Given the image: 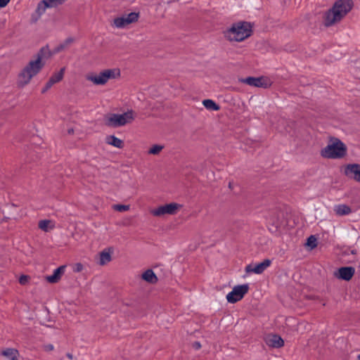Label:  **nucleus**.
<instances>
[{
    "instance_id": "1",
    "label": "nucleus",
    "mask_w": 360,
    "mask_h": 360,
    "mask_svg": "<svg viewBox=\"0 0 360 360\" xmlns=\"http://www.w3.org/2000/svg\"><path fill=\"white\" fill-rule=\"evenodd\" d=\"M36 56V59L30 60L18 74L17 84L19 87L22 88L28 84L32 78L36 76L44 68L45 63L42 60L51 56L49 46L41 47Z\"/></svg>"
},
{
    "instance_id": "2",
    "label": "nucleus",
    "mask_w": 360,
    "mask_h": 360,
    "mask_svg": "<svg viewBox=\"0 0 360 360\" xmlns=\"http://www.w3.org/2000/svg\"><path fill=\"white\" fill-rule=\"evenodd\" d=\"M352 0H338L333 7L326 12L323 24L326 27H330L340 21L352 8Z\"/></svg>"
},
{
    "instance_id": "3",
    "label": "nucleus",
    "mask_w": 360,
    "mask_h": 360,
    "mask_svg": "<svg viewBox=\"0 0 360 360\" xmlns=\"http://www.w3.org/2000/svg\"><path fill=\"white\" fill-rule=\"evenodd\" d=\"M252 26L248 22H238L224 32V37L231 41H242L251 36Z\"/></svg>"
},
{
    "instance_id": "4",
    "label": "nucleus",
    "mask_w": 360,
    "mask_h": 360,
    "mask_svg": "<svg viewBox=\"0 0 360 360\" xmlns=\"http://www.w3.org/2000/svg\"><path fill=\"white\" fill-rule=\"evenodd\" d=\"M134 120V111L130 110L122 114H108L104 117V122L107 127L117 128L131 123Z\"/></svg>"
},
{
    "instance_id": "5",
    "label": "nucleus",
    "mask_w": 360,
    "mask_h": 360,
    "mask_svg": "<svg viewBox=\"0 0 360 360\" xmlns=\"http://www.w3.org/2000/svg\"><path fill=\"white\" fill-rule=\"evenodd\" d=\"M347 154V147L340 140L336 139L335 141L328 144L321 151L322 157L331 159H339L344 158Z\"/></svg>"
},
{
    "instance_id": "6",
    "label": "nucleus",
    "mask_w": 360,
    "mask_h": 360,
    "mask_svg": "<svg viewBox=\"0 0 360 360\" xmlns=\"http://www.w3.org/2000/svg\"><path fill=\"white\" fill-rule=\"evenodd\" d=\"M249 288L248 283L234 286L232 290L226 295L228 302L234 304L241 300L245 295L248 292Z\"/></svg>"
},
{
    "instance_id": "7",
    "label": "nucleus",
    "mask_w": 360,
    "mask_h": 360,
    "mask_svg": "<svg viewBox=\"0 0 360 360\" xmlns=\"http://www.w3.org/2000/svg\"><path fill=\"white\" fill-rule=\"evenodd\" d=\"M182 207L181 205L172 202L169 204H165L164 205H161L156 209H154L151 211V213L153 216L160 217L165 214H170L174 215L176 214L177 211Z\"/></svg>"
},
{
    "instance_id": "8",
    "label": "nucleus",
    "mask_w": 360,
    "mask_h": 360,
    "mask_svg": "<svg viewBox=\"0 0 360 360\" xmlns=\"http://www.w3.org/2000/svg\"><path fill=\"white\" fill-rule=\"evenodd\" d=\"M240 81L243 83L247 84L250 86L255 87H262L266 89L271 86L269 80L267 79L264 78L263 77H248L245 79H241Z\"/></svg>"
},
{
    "instance_id": "9",
    "label": "nucleus",
    "mask_w": 360,
    "mask_h": 360,
    "mask_svg": "<svg viewBox=\"0 0 360 360\" xmlns=\"http://www.w3.org/2000/svg\"><path fill=\"white\" fill-rule=\"evenodd\" d=\"M344 174L350 179L360 183V165L357 163L348 164L345 167Z\"/></svg>"
},
{
    "instance_id": "10",
    "label": "nucleus",
    "mask_w": 360,
    "mask_h": 360,
    "mask_svg": "<svg viewBox=\"0 0 360 360\" xmlns=\"http://www.w3.org/2000/svg\"><path fill=\"white\" fill-rule=\"evenodd\" d=\"M271 264V260L265 259L263 262L258 264H250L245 266L247 273H255L260 274L263 273Z\"/></svg>"
},
{
    "instance_id": "11",
    "label": "nucleus",
    "mask_w": 360,
    "mask_h": 360,
    "mask_svg": "<svg viewBox=\"0 0 360 360\" xmlns=\"http://www.w3.org/2000/svg\"><path fill=\"white\" fill-rule=\"evenodd\" d=\"M355 273V269L353 266H342L335 271L334 276L338 279L349 281L352 279Z\"/></svg>"
},
{
    "instance_id": "12",
    "label": "nucleus",
    "mask_w": 360,
    "mask_h": 360,
    "mask_svg": "<svg viewBox=\"0 0 360 360\" xmlns=\"http://www.w3.org/2000/svg\"><path fill=\"white\" fill-rule=\"evenodd\" d=\"M266 343L268 346L274 348H280L283 346L284 341L281 336L276 334H271L266 338Z\"/></svg>"
},
{
    "instance_id": "13",
    "label": "nucleus",
    "mask_w": 360,
    "mask_h": 360,
    "mask_svg": "<svg viewBox=\"0 0 360 360\" xmlns=\"http://www.w3.org/2000/svg\"><path fill=\"white\" fill-rule=\"evenodd\" d=\"M65 266H60L56 269L52 275L46 276V281L50 283H58L65 271Z\"/></svg>"
},
{
    "instance_id": "14",
    "label": "nucleus",
    "mask_w": 360,
    "mask_h": 360,
    "mask_svg": "<svg viewBox=\"0 0 360 360\" xmlns=\"http://www.w3.org/2000/svg\"><path fill=\"white\" fill-rule=\"evenodd\" d=\"M87 80L91 81L96 85H104L106 84L104 72L102 71L98 75H88Z\"/></svg>"
},
{
    "instance_id": "15",
    "label": "nucleus",
    "mask_w": 360,
    "mask_h": 360,
    "mask_svg": "<svg viewBox=\"0 0 360 360\" xmlns=\"http://www.w3.org/2000/svg\"><path fill=\"white\" fill-rule=\"evenodd\" d=\"M334 212L338 216H345L352 213V209L347 205L340 204L334 207Z\"/></svg>"
},
{
    "instance_id": "16",
    "label": "nucleus",
    "mask_w": 360,
    "mask_h": 360,
    "mask_svg": "<svg viewBox=\"0 0 360 360\" xmlns=\"http://www.w3.org/2000/svg\"><path fill=\"white\" fill-rule=\"evenodd\" d=\"M1 355L9 360H18L19 352L13 348H6L1 352Z\"/></svg>"
},
{
    "instance_id": "17",
    "label": "nucleus",
    "mask_w": 360,
    "mask_h": 360,
    "mask_svg": "<svg viewBox=\"0 0 360 360\" xmlns=\"http://www.w3.org/2000/svg\"><path fill=\"white\" fill-rule=\"evenodd\" d=\"M105 142L117 148H122L124 146V141L114 135L107 136L105 138Z\"/></svg>"
},
{
    "instance_id": "18",
    "label": "nucleus",
    "mask_w": 360,
    "mask_h": 360,
    "mask_svg": "<svg viewBox=\"0 0 360 360\" xmlns=\"http://www.w3.org/2000/svg\"><path fill=\"white\" fill-rule=\"evenodd\" d=\"M106 82L109 79H116L120 77V70L117 68L106 69L103 70Z\"/></svg>"
},
{
    "instance_id": "19",
    "label": "nucleus",
    "mask_w": 360,
    "mask_h": 360,
    "mask_svg": "<svg viewBox=\"0 0 360 360\" xmlns=\"http://www.w3.org/2000/svg\"><path fill=\"white\" fill-rule=\"evenodd\" d=\"M142 278L148 283L154 284L158 281V277L152 269L146 270L142 274Z\"/></svg>"
},
{
    "instance_id": "20",
    "label": "nucleus",
    "mask_w": 360,
    "mask_h": 360,
    "mask_svg": "<svg viewBox=\"0 0 360 360\" xmlns=\"http://www.w3.org/2000/svg\"><path fill=\"white\" fill-rule=\"evenodd\" d=\"M202 104L205 108L210 110L217 111L220 109V107L214 101L211 99H205L202 101Z\"/></svg>"
},
{
    "instance_id": "21",
    "label": "nucleus",
    "mask_w": 360,
    "mask_h": 360,
    "mask_svg": "<svg viewBox=\"0 0 360 360\" xmlns=\"http://www.w3.org/2000/svg\"><path fill=\"white\" fill-rule=\"evenodd\" d=\"M65 72V68H62L58 72L54 73L50 78L49 80L52 84H56L61 81L63 78Z\"/></svg>"
},
{
    "instance_id": "22",
    "label": "nucleus",
    "mask_w": 360,
    "mask_h": 360,
    "mask_svg": "<svg viewBox=\"0 0 360 360\" xmlns=\"http://www.w3.org/2000/svg\"><path fill=\"white\" fill-rule=\"evenodd\" d=\"M129 25L124 15L114 19V25L117 28H123Z\"/></svg>"
},
{
    "instance_id": "23",
    "label": "nucleus",
    "mask_w": 360,
    "mask_h": 360,
    "mask_svg": "<svg viewBox=\"0 0 360 360\" xmlns=\"http://www.w3.org/2000/svg\"><path fill=\"white\" fill-rule=\"evenodd\" d=\"M111 260V255L109 252H106L105 250L102 251L100 253V264L104 265L106 263L109 262Z\"/></svg>"
},
{
    "instance_id": "24",
    "label": "nucleus",
    "mask_w": 360,
    "mask_h": 360,
    "mask_svg": "<svg viewBox=\"0 0 360 360\" xmlns=\"http://www.w3.org/2000/svg\"><path fill=\"white\" fill-rule=\"evenodd\" d=\"M65 0H44L45 6L56 7L62 4Z\"/></svg>"
},
{
    "instance_id": "25",
    "label": "nucleus",
    "mask_w": 360,
    "mask_h": 360,
    "mask_svg": "<svg viewBox=\"0 0 360 360\" xmlns=\"http://www.w3.org/2000/svg\"><path fill=\"white\" fill-rule=\"evenodd\" d=\"M128 23L131 24L132 22H135L138 20L139 13L135 12H131L126 15H124Z\"/></svg>"
},
{
    "instance_id": "26",
    "label": "nucleus",
    "mask_w": 360,
    "mask_h": 360,
    "mask_svg": "<svg viewBox=\"0 0 360 360\" xmlns=\"http://www.w3.org/2000/svg\"><path fill=\"white\" fill-rule=\"evenodd\" d=\"M164 146L162 145H153L148 150L149 154L158 155L163 149Z\"/></svg>"
},
{
    "instance_id": "27",
    "label": "nucleus",
    "mask_w": 360,
    "mask_h": 360,
    "mask_svg": "<svg viewBox=\"0 0 360 360\" xmlns=\"http://www.w3.org/2000/svg\"><path fill=\"white\" fill-rule=\"evenodd\" d=\"M306 245L310 247L311 249L317 246L316 238L314 236H310L307 240Z\"/></svg>"
},
{
    "instance_id": "28",
    "label": "nucleus",
    "mask_w": 360,
    "mask_h": 360,
    "mask_svg": "<svg viewBox=\"0 0 360 360\" xmlns=\"http://www.w3.org/2000/svg\"><path fill=\"white\" fill-rule=\"evenodd\" d=\"M46 8H51V6H45V4L44 3V0L39 3L37 8V12L41 15L45 12Z\"/></svg>"
},
{
    "instance_id": "29",
    "label": "nucleus",
    "mask_w": 360,
    "mask_h": 360,
    "mask_svg": "<svg viewBox=\"0 0 360 360\" xmlns=\"http://www.w3.org/2000/svg\"><path fill=\"white\" fill-rule=\"evenodd\" d=\"M113 209L118 212H125V211L129 210V205H120V204L114 205Z\"/></svg>"
},
{
    "instance_id": "30",
    "label": "nucleus",
    "mask_w": 360,
    "mask_h": 360,
    "mask_svg": "<svg viewBox=\"0 0 360 360\" xmlns=\"http://www.w3.org/2000/svg\"><path fill=\"white\" fill-rule=\"evenodd\" d=\"M49 222H50V221L46 220V219L39 221V224H38L39 228H40L41 229H42L44 231H47V226H48Z\"/></svg>"
},
{
    "instance_id": "31",
    "label": "nucleus",
    "mask_w": 360,
    "mask_h": 360,
    "mask_svg": "<svg viewBox=\"0 0 360 360\" xmlns=\"http://www.w3.org/2000/svg\"><path fill=\"white\" fill-rule=\"evenodd\" d=\"M30 276H26V275H22L20 276L19 278V283L21 284V285H26L28 282H29V280H30Z\"/></svg>"
},
{
    "instance_id": "32",
    "label": "nucleus",
    "mask_w": 360,
    "mask_h": 360,
    "mask_svg": "<svg viewBox=\"0 0 360 360\" xmlns=\"http://www.w3.org/2000/svg\"><path fill=\"white\" fill-rule=\"evenodd\" d=\"M53 84L49 79V81L46 83L44 87L41 90V93L44 94L52 86Z\"/></svg>"
},
{
    "instance_id": "33",
    "label": "nucleus",
    "mask_w": 360,
    "mask_h": 360,
    "mask_svg": "<svg viewBox=\"0 0 360 360\" xmlns=\"http://www.w3.org/2000/svg\"><path fill=\"white\" fill-rule=\"evenodd\" d=\"M82 269H83V265H82V264H80V263H77V264H76V265H75V269H74V271H75V272H80V271H82Z\"/></svg>"
},
{
    "instance_id": "34",
    "label": "nucleus",
    "mask_w": 360,
    "mask_h": 360,
    "mask_svg": "<svg viewBox=\"0 0 360 360\" xmlns=\"http://www.w3.org/2000/svg\"><path fill=\"white\" fill-rule=\"evenodd\" d=\"M193 347L198 350V349H200L201 348V344L200 342L198 341H195L193 343Z\"/></svg>"
},
{
    "instance_id": "35",
    "label": "nucleus",
    "mask_w": 360,
    "mask_h": 360,
    "mask_svg": "<svg viewBox=\"0 0 360 360\" xmlns=\"http://www.w3.org/2000/svg\"><path fill=\"white\" fill-rule=\"evenodd\" d=\"M11 0H0V8H4Z\"/></svg>"
},
{
    "instance_id": "36",
    "label": "nucleus",
    "mask_w": 360,
    "mask_h": 360,
    "mask_svg": "<svg viewBox=\"0 0 360 360\" xmlns=\"http://www.w3.org/2000/svg\"><path fill=\"white\" fill-rule=\"evenodd\" d=\"M66 46L64 44H60L56 49V52L63 50Z\"/></svg>"
},
{
    "instance_id": "37",
    "label": "nucleus",
    "mask_w": 360,
    "mask_h": 360,
    "mask_svg": "<svg viewBox=\"0 0 360 360\" xmlns=\"http://www.w3.org/2000/svg\"><path fill=\"white\" fill-rule=\"evenodd\" d=\"M73 41V39L71 37L67 38L63 43L66 46Z\"/></svg>"
},
{
    "instance_id": "38",
    "label": "nucleus",
    "mask_w": 360,
    "mask_h": 360,
    "mask_svg": "<svg viewBox=\"0 0 360 360\" xmlns=\"http://www.w3.org/2000/svg\"><path fill=\"white\" fill-rule=\"evenodd\" d=\"M46 351H52L53 349V346L51 344L45 346Z\"/></svg>"
},
{
    "instance_id": "39",
    "label": "nucleus",
    "mask_w": 360,
    "mask_h": 360,
    "mask_svg": "<svg viewBox=\"0 0 360 360\" xmlns=\"http://www.w3.org/2000/svg\"><path fill=\"white\" fill-rule=\"evenodd\" d=\"M66 356H67L69 359H70V360H72V359H73V355H72L71 353H69V352H68V353H67V354H66Z\"/></svg>"
},
{
    "instance_id": "40",
    "label": "nucleus",
    "mask_w": 360,
    "mask_h": 360,
    "mask_svg": "<svg viewBox=\"0 0 360 360\" xmlns=\"http://www.w3.org/2000/svg\"><path fill=\"white\" fill-rule=\"evenodd\" d=\"M72 132H73V129H68V133L69 134H71Z\"/></svg>"
},
{
    "instance_id": "41",
    "label": "nucleus",
    "mask_w": 360,
    "mask_h": 360,
    "mask_svg": "<svg viewBox=\"0 0 360 360\" xmlns=\"http://www.w3.org/2000/svg\"><path fill=\"white\" fill-rule=\"evenodd\" d=\"M352 254H356V251L355 250H352Z\"/></svg>"
},
{
    "instance_id": "42",
    "label": "nucleus",
    "mask_w": 360,
    "mask_h": 360,
    "mask_svg": "<svg viewBox=\"0 0 360 360\" xmlns=\"http://www.w3.org/2000/svg\"><path fill=\"white\" fill-rule=\"evenodd\" d=\"M358 360H360V354L357 356Z\"/></svg>"
},
{
    "instance_id": "43",
    "label": "nucleus",
    "mask_w": 360,
    "mask_h": 360,
    "mask_svg": "<svg viewBox=\"0 0 360 360\" xmlns=\"http://www.w3.org/2000/svg\"><path fill=\"white\" fill-rule=\"evenodd\" d=\"M232 187V185L231 183H229V188Z\"/></svg>"
}]
</instances>
